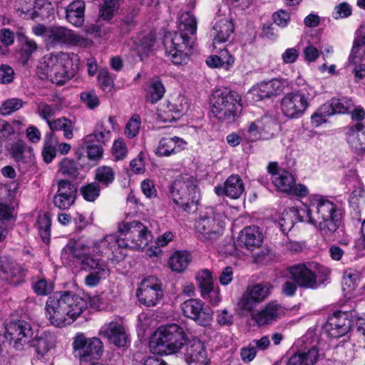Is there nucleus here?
<instances>
[{"label":"nucleus","instance_id":"obj_1","mask_svg":"<svg viewBox=\"0 0 365 365\" xmlns=\"http://www.w3.org/2000/svg\"><path fill=\"white\" fill-rule=\"evenodd\" d=\"M301 221L317 227L320 236L326 241H333L340 227L342 213L333 202L318 196L297 210Z\"/></svg>","mask_w":365,"mask_h":365},{"label":"nucleus","instance_id":"obj_2","mask_svg":"<svg viewBox=\"0 0 365 365\" xmlns=\"http://www.w3.org/2000/svg\"><path fill=\"white\" fill-rule=\"evenodd\" d=\"M197 20L190 12H185L179 19L178 31L168 32L164 36L165 53L176 65L186 62L188 52L192 48L191 37L196 33Z\"/></svg>","mask_w":365,"mask_h":365},{"label":"nucleus","instance_id":"obj_3","mask_svg":"<svg viewBox=\"0 0 365 365\" xmlns=\"http://www.w3.org/2000/svg\"><path fill=\"white\" fill-rule=\"evenodd\" d=\"M186 341L183 328L170 324L158 329L150 341V348L157 354L168 355L177 352Z\"/></svg>","mask_w":365,"mask_h":365},{"label":"nucleus","instance_id":"obj_4","mask_svg":"<svg viewBox=\"0 0 365 365\" xmlns=\"http://www.w3.org/2000/svg\"><path fill=\"white\" fill-rule=\"evenodd\" d=\"M240 95L228 88L215 91L210 98L211 112L220 121L235 120L242 110Z\"/></svg>","mask_w":365,"mask_h":365},{"label":"nucleus","instance_id":"obj_5","mask_svg":"<svg viewBox=\"0 0 365 365\" xmlns=\"http://www.w3.org/2000/svg\"><path fill=\"white\" fill-rule=\"evenodd\" d=\"M173 202L185 211L195 212L200 200L197 180L189 175L180 176L170 187Z\"/></svg>","mask_w":365,"mask_h":365},{"label":"nucleus","instance_id":"obj_6","mask_svg":"<svg viewBox=\"0 0 365 365\" xmlns=\"http://www.w3.org/2000/svg\"><path fill=\"white\" fill-rule=\"evenodd\" d=\"M118 230L120 248L143 250L153 240L151 232L138 221L120 224Z\"/></svg>","mask_w":365,"mask_h":365},{"label":"nucleus","instance_id":"obj_7","mask_svg":"<svg viewBox=\"0 0 365 365\" xmlns=\"http://www.w3.org/2000/svg\"><path fill=\"white\" fill-rule=\"evenodd\" d=\"M195 226L197 238L207 245H212L222 235L225 222L222 215L211 209L200 216Z\"/></svg>","mask_w":365,"mask_h":365},{"label":"nucleus","instance_id":"obj_8","mask_svg":"<svg viewBox=\"0 0 365 365\" xmlns=\"http://www.w3.org/2000/svg\"><path fill=\"white\" fill-rule=\"evenodd\" d=\"M61 258L68 260L77 259L83 270L96 271L100 267H108L107 264L100 259H96L86 252V247L81 242L70 240L61 252Z\"/></svg>","mask_w":365,"mask_h":365},{"label":"nucleus","instance_id":"obj_9","mask_svg":"<svg viewBox=\"0 0 365 365\" xmlns=\"http://www.w3.org/2000/svg\"><path fill=\"white\" fill-rule=\"evenodd\" d=\"M34 332L30 322L19 319L8 323L5 327V337L11 346L18 351H21L28 344Z\"/></svg>","mask_w":365,"mask_h":365},{"label":"nucleus","instance_id":"obj_10","mask_svg":"<svg viewBox=\"0 0 365 365\" xmlns=\"http://www.w3.org/2000/svg\"><path fill=\"white\" fill-rule=\"evenodd\" d=\"M139 302L147 307L158 304L164 297V289L160 279L155 276L145 278L136 290Z\"/></svg>","mask_w":365,"mask_h":365},{"label":"nucleus","instance_id":"obj_11","mask_svg":"<svg viewBox=\"0 0 365 365\" xmlns=\"http://www.w3.org/2000/svg\"><path fill=\"white\" fill-rule=\"evenodd\" d=\"M74 355L81 361H89L100 358L103 345L97 337L87 338L83 334H78L73 339Z\"/></svg>","mask_w":365,"mask_h":365},{"label":"nucleus","instance_id":"obj_12","mask_svg":"<svg viewBox=\"0 0 365 365\" xmlns=\"http://www.w3.org/2000/svg\"><path fill=\"white\" fill-rule=\"evenodd\" d=\"M78 59L71 58L68 53H59L58 63L56 64L49 80L57 85H62L70 80L78 70Z\"/></svg>","mask_w":365,"mask_h":365},{"label":"nucleus","instance_id":"obj_13","mask_svg":"<svg viewBox=\"0 0 365 365\" xmlns=\"http://www.w3.org/2000/svg\"><path fill=\"white\" fill-rule=\"evenodd\" d=\"M181 310L187 317L195 321L197 324L206 327L212 319L213 312L212 309L205 305L200 299H190L181 304Z\"/></svg>","mask_w":365,"mask_h":365},{"label":"nucleus","instance_id":"obj_14","mask_svg":"<svg viewBox=\"0 0 365 365\" xmlns=\"http://www.w3.org/2000/svg\"><path fill=\"white\" fill-rule=\"evenodd\" d=\"M188 108V104L183 96L178 95L167 100L160 105L157 110L159 120L171 123L180 119Z\"/></svg>","mask_w":365,"mask_h":365},{"label":"nucleus","instance_id":"obj_15","mask_svg":"<svg viewBox=\"0 0 365 365\" xmlns=\"http://www.w3.org/2000/svg\"><path fill=\"white\" fill-rule=\"evenodd\" d=\"M314 263H298L288 268L291 279L300 287L316 289L319 286Z\"/></svg>","mask_w":365,"mask_h":365},{"label":"nucleus","instance_id":"obj_16","mask_svg":"<svg viewBox=\"0 0 365 365\" xmlns=\"http://www.w3.org/2000/svg\"><path fill=\"white\" fill-rule=\"evenodd\" d=\"M14 9L25 19L45 21L53 16V9L51 4H42L41 7L36 6L34 0H14Z\"/></svg>","mask_w":365,"mask_h":365},{"label":"nucleus","instance_id":"obj_17","mask_svg":"<svg viewBox=\"0 0 365 365\" xmlns=\"http://www.w3.org/2000/svg\"><path fill=\"white\" fill-rule=\"evenodd\" d=\"M353 313L336 312L328 318L324 329L332 338H339L349 332L352 326Z\"/></svg>","mask_w":365,"mask_h":365},{"label":"nucleus","instance_id":"obj_18","mask_svg":"<svg viewBox=\"0 0 365 365\" xmlns=\"http://www.w3.org/2000/svg\"><path fill=\"white\" fill-rule=\"evenodd\" d=\"M26 270L6 256L0 257V276L9 284L18 287L25 282Z\"/></svg>","mask_w":365,"mask_h":365},{"label":"nucleus","instance_id":"obj_19","mask_svg":"<svg viewBox=\"0 0 365 365\" xmlns=\"http://www.w3.org/2000/svg\"><path fill=\"white\" fill-rule=\"evenodd\" d=\"M62 302V294L57 292L50 296L46 303V314L50 322L59 327L68 325L66 315L68 314V312L66 309H64Z\"/></svg>","mask_w":365,"mask_h":365},{"label":"nucleus","instance_id":"obj_20","mask_svg":"<svg viewBox=\"0 0 365 365\" xmlns=\"http://www.w3.org/2000/svg\"><path fill=\"white\" fill-rule=\"evenodd\" d=\"M308 105V101L304 94L300 92H292L283 97L281 101V109L287 117L295 118L302 115Z\"/></svg>","mask_w":365,"mask_h":365},{"label":"nucleus","instance_id":"obj_21","mask_svg":"<svg viewBox=\"0 0 365 365\" xmlns=\"http://www.w3.org/2000/svg\"><path fill=\"white\" fill-rule=\"evenodd\" d=\"M9 153L19 170L22 173H25L35 163L33 149L21 140L13 143L9 148Z\"/></svg>","mask_w":365,"mask_h":365},{"label":"nucleus","instance_id":"obj_22","mask_svg":"<svg viewBox=\"0 0 365 365\" xmlns=\"http://www.w3.org/2000/svg\"><path fill=\"white\" fill-rule=\"evenodd\" d=\"M57 185V192L53 197V205L61 210L68 209L76 200L77 186L66 180H58Z\"/></svg>","mask_w":365,"mask_h":365},{"label":"nucleus","instance_id":"obj_23","mask_svg":"<svg viewBox=\"0 0 365 365\" xmlns=\"http://www.w3.org/2000/svg\"><path fill=\"white\" fill-rule=\"evenodd\" d=\"M81 38L73 31L61 26H49L46 44L56 47L61 45H74L81 42Z\"/></svg>","mask_w":365,"mask_h":365},{"label":"nucleus","instance_id":"obj_24","mask_svg":"<svg viewBox=\"0 0 365 365\" xmlns=\"http://www.w3.org/2000/svg\"><path fill=\"white\" fill-rule=\"evenodd\" d=\"M62 294L63 305L66 309L67 324H72L87 309V302L82 297L69 291L60 292Z\"/></svg>","mask_w":365,"mask_h":365},{"label":"nucleus","instance_id":"obj_25","mask_svg":"<svg viewBox=\"0 0 365 365\" xmlns=\"http://www.w3.org/2000/svg\"><path fill=\"white\" fill-rule=\"evenodd\" d=\"M99 334L117 347H125L128 344V336L120 322L112 321L106 323L101 327Z\"/></svg>","mask_w":365,"mask_h":365},{"label":"nucleus","instance_id":"obj_26","mask_svg":"<svg viewBox=\"0 0 365 365\" xmlns=\"http://www.w3.org/2000/svg\"><path fill=\"white\" fill-rule=\"evenodd\" d=\"M185 359L189 365H210V362L204 344L197 339L186 344Z\"/></svg>","mask_w":365,"mask_h":365},{"label":"nucleus","instance_id":"obj_27","mask_svg":"<svg viewBox=\"0 0 365 365\" xmlns=\"http://www.w3.org/2000/svg\"><path fill=\"white\" fill-rule=\"evenodd\" d=\"M201 296L209 300L212 304H217L220 301L217 290L214 289L212 273L207 269L201 270L196 277Z\"/></svg>","mask_w":365,"mask_h":365},{"label":"nucleus","instance_id":"obj_28","mask_svg":"<svg viewBox=\"0 0 365 365\" xmlns=\"http://www.w3.org/2000/svg\"><path fill=\"white\" fill-rule=\"evenodd\" d=\"M300 349L287 361V365H314L319 358V349L315 344H300Z\"/></svg>","mask_w":365,"mask_h":365},{"label":"nucleus","instance_id":"obj_29","mask_svg":"<svg viewBox=\"0 0 365 365\" xmlns=\"http://www.w3.org/2000/svg\"><path fill=\"white\" fill-rule=\"evenodd\" d=\"M115 123V120L113 116H110L108 119H101L97 122L93 133L86 137L85 143L91 142L94 138L98 143L106 144L110 140L111 130L114 129Z\"/></svg>","mask_w":365,"mask_h":365},{"label":"nucleus","instance_id":"obj_30","mask_svg":"<svg viewBox=\"0 0 365 365\" xmlns=\"http://www.w3.org/2000/svg\"><path fill=\"white\" fill-rule=\"evenodd\" d=\"M284 314V309L275 302H270L256 314H252V319L259 325L272 323Z\"/></svg>","mask_w":365,"mask_h":365},{"label":"nucleus","instance_id":"obj_31","mask_svg":"<svg viewBox=\"0 0 365 365\" xmlns=\"http://www.w3.org/2000/svg\"><path fill=\"white\" fill-rule=\"evenodd\" d=\"M28 344L34 349L36 358L42 359L53 347V337L46 332L37 334L34 338L32 336L30 339Z\"/></svg>","mask_w":365,"mask_h":365},{"label":"nucleus","instance_id":"obj_32","mask_svg":"<svg viewBox=\"0 0 365 365\" xmlns=\"http://www.w3.org/2000/svg\"><path fill=\"white\" fill-rule=\"evenodd\" d=\"M187 143L178 137L163 138L158 143L156 154L158 156H170L185 149Z\"/></svg>","mask_w":365,"mask_h":365},{"label":"nucleus","instance_id":"obj_33","mask_svg":"<svg viewBox=\"0 0 365 365\" xmlns=\"http://www.w3.org/2000/svg\"><path fill=\"white\" fill-rule=\"evenodd\" d=\"M239 245L248 250L259 247L262 242V235L257 227H247L238 237Z\"/></svg>","mask_w":365,"mask_h":365},{"label":"nucleus","instance_id":"obj_34","mask_svg":"<svg viewBox=\"0 0 365 365\" xmlns=\"http://www.w3.org/2000/svg\"><path fill=\"white\" fill-rule=\"evenodd\" d=\"M282 90V83L277 79H272L260 83L253 91L259 100H263L280 94Z\"/></svg>","mask_w":365,"mask_h":365},{"label":"nucleus","instance_id":"obj_35","mask_svg":"<svg viewBox=\"0 0 365 365\" xmlns=\"http://www.w3.org/2000/svg\"><path fill=\"white\" fill-rule=\"evenodd\" d=\"M85 2L83 0L72 1L66 8V19L72 25L79 27L84 22Z\"/></svg>","mask_w":365,"mask_h":365},{"label":"nucleus","instance_id":"obj_36","mask_svg":"<svg viewBox=\"0 0 365 365\" xmlns=\"http://www.w3.org/2000/svg\"><path fill=\"white\" fill-rule=\"evenodd\" d=\"M165 93V88L158 76L152 78L145 90V98L147 102L155 104L163 98Z\"/></svg>","mask_w":365,"mask_h":365},{"label":"nucleus","instance_id":"obj_37","mask_svg":"<svg viewBox=\"0 0 365 365\" xmlns=\"http://www.w3.org/2000/svg\"><path fill=\"white\" fill-rule=\"evenodd\" d=\"M214 39L213 43L226 42L234 31V25L232 21L223 19L215 23L213 26Z\"/></svg>","mask_w":365,"mask_h":365},{"label":"nucleus","instance_id":"obj_38","mask_svg":"<svg viewBox=\"0 0 365 365\" xmlns=\"http://www.w3.org/2000/svg\"><path fill=\"white\" fill-rule=\"evenodd\" d=\"M120 237L116 235H108L94 244L93 252L98 255H108L116 246L120 247Z\"/></svg>","mask_w":365,"mask_h":365},{"label":"nucleus","instance_id":"obj_39","mask_svg":"<svg viewBox=\"0 0 365 365\" xmlns=\"http://www.w3.org/2000/svg\"><path fill=\"white\" fill-rule=\"evenodd\" d=\"M272 182L279 190L288 193L293 190L295 178L290 172L280 170Z\"/></svg>","mask_w":365,"mask_h":365},{"label":"nucleus","instance_id":"obj_40","mask_svg":"<svg viewBox=\"0 0 365 365\" xmlns=\"http://www.w3.org/2000/svg\"><path fill=\"white\" fill-rule=\"evenodd\" d=\"M191 261V256L187 251H176L170 257L168 261L170 269L177 272H183Z\"/></svg>","mask_w":365,"mask_h":365},{"label":"nucleus","instance_id":"obj_41","mask_svg":"<svg viewBox=\"0 0 365 365\" xmlns=\"http://www.w3.org/2000/svg\"><path fill=\"white\" fill-rule=\"evenodd\" d=\"M365 200V190L362 187H357L354 189L349 197V204L352 208L351 215L352 217L357 220L361 221V207Z\"/></svg>","mask_w":365,"mask_h":365},{"label":"nucleus","instance_id":"obj_42","mask_svg":"<svg viewBox=\"0 0 365 365\" xmlns=\"http://www.w3.org/2000/svg\"><path fill=\"white\" fill-rule=\"evenodd\" d=\"M58 53L56 55H46L39 62L37 73L41 79H49L52 75L56 64L58 63Z\"/></svg>","mask_w":365,"mask_h":365},{"label":"nucleus","instance_id":"obj_43","mask_svg":"<svg viewBox=\"0 0 365 365\" xmlns=\"http://www.w3.org/2000/svg\"><path fill=\"white\" fill-rule=\"evenodd\" d=\"M227 196L232 199H237L245 191L242 180L238 175H230L225 181Z\"/></svg>","mask_w":365,"mask_h":365},{"label":"nucleus","instance_id":"obj_44","mask_svg":"<svg viewBox=\"0 0 365 365\" xmlns=\"http://www.w3.org/2000/svg\"><path fill=\"white\" fill-rule=\"evenodd\" d=\"M48 125L51 130L50 133L53 134L55 131L61 130L66 139H71L73 136V123L66 117H61L52 121H48Z\"/></svg>","mask_w":365,"mask_h":365},{"label":"nucleus","instance_id":"obj_45","mask_svg":"<svg viewBox=\"0 0 365 365\" xmlns=\"http://www.w3.org/2000/svg\"><path fill=\"white\" fill-rule=\"evenodd\" d=\"M359 282V273L355 270H347L344 272L342 281V290L347 297H351Z\"/></svg>","mask_w":365,"mask_h":365},{"label":"nucleus","instance_id":"obj_46","mask_svg":"<svg viewBox=\"0 0 365 365\" xmlns=\"http://www.w3.org/2000/svg\"><path fill=\"white\" fill-rule=\"evenodd\" d=\"M155 44V38L153 34H148L136 42L135 49L141 60L151 53Z\"/></svg>","mask_w":365,"mask_h":365},{"label":"nucleus","instance_id":"obj_47","mask_svg":"<svg viewBox=\"0 0 365 365\" xmlns=\"http://www.w3.org/2000/svg\"><path fill=\"white\" fill-rule=\"evenodd\" d=\"M57 140L52 133H46L44 139V145L42 150V157L46 163H50L56 155Z\"/></svg>","mask_w":365,"mask_h":365},{"label":"nucleus","instance_id":"obj_48","mask_svg":"<svg viewBox=\"0 0 365 365\" xmlns=\"http://www.w3.org/2000/svg\"><path fill=\"white\" fill-rule=\"evenodd\" d=\"M19 41L21 43V48L19 51L21 60L24 63H26L33 53L36 51L37 44L34 41L21 34L19 35Z\"/></svg>","mask_w":365,"mask_h":365},{"label":"nucleus","instance_id":"obj_49","mask_svg":"<svg viewBox=\"0 0 365 365\" xmlns=\"http://www.w3.org/2000/svg\"><path fill=\"white\" fill-rule=\"evenodd\" d=\"M95 179L98 185L101 184L105 187H108L114 181L115 172L109 166H100L95 171Z\"/></svg>","mask_w":365,"mask_h":365},{"label":"nucleus","instance_id":"obj_50","mask_svg":"<svg viewBox=\"0 0 365 365\" xmlns=\"http://www.w3.org/2000/svg\"><path fill=\"white\" fill-rule=\"evenodd\" d=\"M51 220L47 213H44L38 217L36 227L38 230L39 235L45 243L50 242Z\"/></svg>","mask_w":365,"mask_h":365},{"label":"nucleus","instance_id":"obj_51","mask_svg":"<svg viewBox=\"0 0 365 365\" xmlns=\"http://www.w3.org/2000/svg\"><path fill=\"white\" fill-rule=\"evenodd\" d=\"M119 7L120 0H103V4L100 9V19L109 21Z\"/></svg>","mask_w":365,"mask_h":365},{"label":"nucleus","instance_id":"obj_52","mask_svg":"<svg viewBox=\"0 0 365 365\" xmlns=\"http://www.w3.org/2000/svg\"><path fill=\"white\" fill-rule=\"evenodd\" d=\"M334 114L349 113L354 107V101L351 98L343 97L341 98H333L331 99Z\"/></svg>","mask_w":365,"mask_h":365},{"label":"nucleus","instance_id":"obj_53","mask_svg":"<svg viewBox=\"0 0 365 365\" xmlns=\"http://www.w3.org/2000/svg\"><path fill=\"white\" fill-rule=\"evenodd\" d=\"M110 274V269L108 267H100L99 270L91 271L85 277L84 283L87 287H96L102 279H106Z\"/></svg>","mask_w":365,"mask_h":365},{"label":"nucleus","instance_id":"obj_54","mask_svg":"<svg viewBox=\"0 0 365 365\" xmlns=\"http://www.w3.org/2000/svg\"><path fill=\"white\" fill-rule=\"evenodd\" d=\"M271 286L268 284H257L247 289V292L258 302H262L268 297Z\"/></svg>","mask_w":365,"mask_h":365},{"label":"nucleus","instance_id":"obj_55","mask_svg":"<svg viewBox=\"0 0 365 365\" xmlns=\"http://www.w3.org/2000/svg\"><path fill=\"white\" fill-rule=\"evenodd\" d=\"M25 102L20 98H10L4 101L0 108V113L3 115H10L21 108Z\"/></svg>","mask_w":365,"mask_h":365},{"label":"nucleus","instance_id":"obj_56","mask_svg":"<svg viewBox=\"0 0 365 365\" xmlns=\"http://www.w3.org/2000/svg\"><path fill=\"white\" fill-rule=\"evenodd\" d=\"M83 198L89 202L95 201L100 195V186L97 182H91L81 187Z\"/></svg>","mask_w":365,"mask_h":365},{"label":"nucleus","instance_id":"obj_57","mask_svg":"<svg viewBox=\"0 0 365 365\" xmlns=\"http://www.w3.org/2000/svg\"><path fill=\"white\" fill-rule=\"evenodd\" d=\"M59 171L65 175H68L71 178H76L78 175V168L75 161L68 158L63 159L60 163Z\"/></svg>","mask_w":365,"mask_h":365},{"label":"nucleus","instance_id":"obj_58","mask_svg":"<svg viewBox=\"0 0 365 365\" xmlns=\"http://www.w3.org/2000/svg\"><path fill=\"white\" fill-rule=\"evenodd\" d=\"M135 14L133 11L127 14H123V17L120 19L118 24L119 29L122 34H128L135 28Z\"/></svg>","mask_w":365,"mask_h":365},{"label":"nucleus","instance_id":"obj_59","mask_svg":"<svg viewBox=\"0 0 365 365\" xmlns=\"http://www.w3.org/2000/svg\"><path fill=\"white\" fill-rule=\"evenodd\" d=\"M361 48V43L360 41L358 39H355L349 56V65L354 66L362 62L363 53L360 52Z\"/></svg>","mask_w":365,"mask_h":365},{"label":"nucleus","instance_id":"obj_60","mask_svg":"<svg viewBox=\"0 0 365 365\" xmlns=\"http://www.w3.org/2000/svg\"><path fill=\"white\" fill-rule=\"evenodd\" d=\"M33 288L38 295H47L53 291V284L45 279H41L34 284Z\"/></svg>","mask_w":365,"mask_h":365},{"label":"nucleus","instance_id":"obj_61","mask_svg":"<svg viewBox=\"0 0 365 365\" xmlns=\"http://www.w3.org/2000/svg\"><path fill=\"white\" fill-rule=\"evenodd\" d=\"M259 128L261 125L258 124L257 121L252 122L247 130L243 132L244 138L248 142H254L259 139L261 138Z\"/></svg>","mask_w":365,"mask_h":365},{"label":"nucleus","instance_id":"obj_62","mask_svg":"<svg viewBox=\"0 0 365 365\" xmlns=\"http://www.w3.org/2000/svg\"><path fill=\"white\" fill-rule=\"evenodd\" d=\"M140 128V121L138 116L131 118L127 123L125 134L130 138L135 137Z\"/></svg>","mask_w":365,"mask_h":365},{"label":"nucleus","instance_id":"obj_63","mask_svg":"<svg viewBox=\"0 0 365 365\" xmlns=\"http://www.w3.org/2000/svg\"><path fill=\"white\" fill-rule=\"evenodd\" d=\"M37 112L40 117L46 120L48 123V121H51L50 118L55 115V108L45 102H40L37 105Z\"/></svg>","mask_w":365,"mask_h":365},{"label":"nucleus","instance_id":"obj_64","mask_svg":"<svg viewBox=\"0 0 365 365\" xmlns=\"http://www.w3.org/2000/svg\"><path fill=\"white\" fill-rule=\"evenodd\" d=\"M81 99L89 109H94L99 105V99L93 91L83 92Z\"/></svg>","mask_w":365,"mask_h":365}]
</instances>
